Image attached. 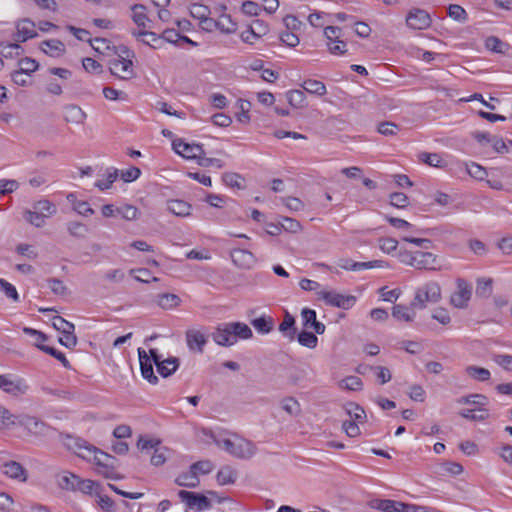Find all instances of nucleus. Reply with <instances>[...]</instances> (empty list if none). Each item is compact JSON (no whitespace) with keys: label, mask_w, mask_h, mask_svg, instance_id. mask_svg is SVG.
Listing matches in <instances>:
<instances>
[{"label":"nucleus","mask_w":512,"mask_h":512,"mask_svg":"<svg viewBox=\"0 0 512 512\" xmlns=\"http://www.w3.org/2000/svg\"><path fill=\"white\" fill-rule=\"evenodd\" d=\"M253 336L250 327L242 322H230L218 325L212 332L213 341L224 347L234 345L238 339H250Z\"/></svg>","instance_id":"nucleus-1"},{"label":"nucleus","mask_w":512,"mask_h":512,"mask_svg":"<svg viewBox=\"0 0 512 512\" xmlns=\"http://www.w3.org/2000/svg\"><path fill=\"white\" fill-rule=\"evenodd\" d=\"M202 433L209 438L221 449L228 452L233 457L239 459H250L257 452L256 445L247 439L234 437V439H219L211 430L203 429Z\"/></svg>","instance_id":"nucleus-2"},{"label":"nucleus","mask_w":512,"mask_h":512,"mask_svg":"<svg viewBox=\"0 0 512 512\" xmlns=\"http://www.w3.org/2000/svg\"><path fill=\"white\" fill-rule=\"evenodd\" d=\"M441 287L436 281H429L415 291L411 308L423 310L428 304H435L441 300Z\"/></svg>","instance_id":"nucleus-3"},{"label":"nucleus","mask_w":512,"mask_h":512,"mask_svg":"<svg viewBox=\"0 0 512 512\" xmlns=\"http://www.w3.org/2000/svg\"><path fill=\"white\" fill-rule=\"evenodd\" d=\"M89 461H94L97 473L103 477L114 480L121 478L116 471L119 461L114 456L96 448L95 446L94 451L90 454Z\"/></svg>","instance_id":"nucleus-4"},{"label":"nucleus","mask_w":512,"mask_h":512,"mask_svg":"<svg viewBox=\"0 0 512 512\" xmlns=\"http://www.w3.org/2000/svg\"><path fill=\"white\" fill-rule=\"evenodd\" d=\"M120 52L118 58L110 61L109 70L114 76L127 80L134 76L133 62L127 59L133 57L134 53L125 46L120 47Z\"/></svg>","instance_id":"nucleus-5"},{"label":"nucleus","mask_w":512,"mask_h":512,"mask_svg":"<svg viewBox=\"0 0 512 512\" xmlns=\"http://www.w3.org/2000/svg\"><path fill=\"white\" fill-rule=\"evenodd\" d=\"M0 389L16 398L26 395L30 389L27 381L19 376L0 374Z\"/></svg>","instance_id":"nucleus-6"},{"label":"nucleus","mask_w":512,"mask_h":512,"mask_svg":"<svg viewBox=\"0 0 512 512\" xmlns=\"http://www.w3.org/2000/svg\"><path fill=\"white\" fill-rule=\"evenodd\" d=\"M319 300H323L326 305L348 310L352 308L356 302V297L352 295H344L336 291L319 290L317 292Z\"/></svg>","instance_id":"nucleus-7"},{"label":"nucleus","mask_w":512,"mask_h":512,"mask_svg":"<svg viewBox=\"0 0 512 512\" xmlns=\"http://www.w3.org/2000/svg\"><path fill=\"white\" fill-rule=\"evenodd\" d=\"M61 441L68 450L85 460H90V454L94 451L93 445L69 434L61 435Z\"/></svg>","instance_id":"nucleus-8"},{"label":"nucleus","mask_w":512,"mask_h":512,"mask_svg":"<svg viewBox=\"0 0 512 512\" xmlns=\"http://www.w3.org/2000/svg\"><path fill=\"white\" fill-rule=\"evenodd\" d=\"M456 291L450 297V303L455 308L464 309L472 296V286L462 278L456 280Z\"/></svg>","instance_id":"nucleus-9"},{"label":"nucleus","mask_w":512,"mask_h":512,"mask_svg":"<svg viewBox=\"0 0 512 512\" xmlns=\"http://www.w3.org/2000/svg\"><path fill=\"white\" fill-rule=\"evenodd\" d=\"M173 150L180 156L186 159H193L197 162L200 160L202 155H205L203 146L200 144H190L184 142L182 139H175L172 142Z\"/></svg>","instance_id":"nucleus-10"},{"label":"nucleus","mask_w":512,"mask_h":512,"mask_svg":"<svg viewBox=\"0 0 512 512\" xmlns=\"http://www.w3.org/2000/svg\"><path fill=\"white\" fill-rule=\"evenodd\" d=\"M178 496L189 508H196L197 511H204L211 508L210 500L203 494L180 490Z\"/></svg>","instance_id":"nucleus-11"},{"label":"nucleus","mask_w":512,"mask_h":512,"mask_svg":"<svg viewBox=\"0 0 512 512\" xmlns=\"http://www.w3.org/2000/svg\"><path fill=\"white\" fill-rule=\"evenodd\" d=\"M431 22L429 13L419 8L410 10L406 16L407 25L415 30L426 29L431 25Z\"/></svg>","instance_id":"nucleus-12"},{"label":"nucleus","mask_w":512,"mask_h":512,"mask_svg":"<svg viewBox=\"0 0 512 512\" xmlns=\"http://www.w3.org/2000/svg\"><path fill=\"white\" fill-rule=\"evenodd\" d=\"M16 424L24 427L30 434L34 436H44L49 427L48 425L35 416L24 415Z\"/></svg>","instance_id":"nucleus-13"},{"label":"nucleus","mask_w":512,"mask_h":512,"mask_svg":"<svg viewBox=\"0 0 512 512\" xmlns=\"http://www.w3.org/2000/svg\"><path fill=\"white\" fill-rule=\"evenodd\" d=\"M13 37L16 42H25L28 39L37 37L34 22L27 18L19 20Z\"/></svg>","instance_id":"nucleus-14"},{"label":"nucleus","mask_w":512,"mask_h":512,"mask_svg":"<svg viewBox=\"0 0 512 512\" xmlns=\"http://www.w3.org/2000/svg\"><path fill=\"white\" fill-rule=\"evenodd\" d=\"M437 256L431 252L416 251L412 267L419 270H437Z\"/></svg>","instance_id":"nucleus-15"},{"label":"nucleus","mask_w":512,"mask_h":512,"mask_svg":"<svg viewBox=\"0 0 512 512\" xmlns=\"http://www.w3.org/2000/svg\"><path fill=\"white\" fill-rule=\"evenodd\" d=\"M138 357L140 362L141 375L151 384L158 382V377L154 374L153 365L147 352L138 348Z\"/></svg>","instance_id":"nucleus-16"},{"label":"nucleus","mask_w":512,"mask_h":512,"mask_svg":"<svg viewBox=\"0 0 512 512\" xmlns=\"http://www.w3.org/2000/svg\"><path fill=\"white\" fill-rule=\"evenodd\" d=\"M230 256L232 262L241 269H250L256 262L254 255L245 249H233Z\"/></svg>","instance_id":"nucleus-17"},{"label":"nucleus","mask_w":512,"mask_h":512,"mask_svg":"<svg viewBox=\"0 0 512 512\" xmlns=\"http://www.w3.org/2000/svg\"><path fill=\"white\" fill-rule=\"evenodd\" d=\"M188 348L197 353H203L204 346L207 342L203 332L196 329H188L185 333Z\"/></svg>","instance_id":"nucleus-18"},{"label":"nucleus","mask_w":512,"mask_h":512,"mask_svg":"<svg viewBox=\"0 0 512 512\" xmlns=\"http://www.w3.org/2000/svg\"><path fill=\"white\" fill-rule=\"evenodd\" d=\"M267 32L268 25L263 20L256 19L253 20L249 29L242 33L241 37L244 42L252 44L253 41L251 40V37L258 39L267 34Z\"/></svg>","instance_id":"nucleus-19"},{"label":"nucleus","mask_w":512,"mask_h":512,"mask_svg":"<svg viewBox=\"0 0 512 512\" xmlns=\"http://www.w3.org/2000/svg\"><path fill=\"white\" fill-rule=\"evenodd\" d=\"M303 326L305 328H312L316 334H323L325 332V325L316 319V312L310 308H303L301 311Z\"/></svg>","instance_id":"nucleus-20"},{"label":"nucleus","mask_w":512,"mask_h":512,"mask_svg":"<svg viewBox=\"0 0 512 512\" xmlns=\"http://www.w3.org/2000/svg\"><path fill=\"white\" fill-rule=\"evenodd\" d=\"M3 473L9 478L25 482L27 480L26 469L16 461H8L3 464Z\"/></svg>","instance_id":"nucleus-21"},{"label":"nucleus","mask_w":512,"mask_h":512,"mask_svg":"<svg viewBox=\"0 0 512 512\" xmlns=\"http://www.w3.org/2000/svg\"><path fill=\"white\" fill-rule=\"evenodd\" d=\"M87 114L77 105L69 104L64 107V120L72 124H82Z\"/></svg>","instance_id":"nucleus-22"},{"label":"nucleus","mask_w":512,"mask_h":512,"mask_svg":"<svg viewBox=\"0 0 512 512\" xmlns=\"http://www.w3.org/2000/svg\"><path fill=\"white\" fill-rule=\"evenodd\" d=\"M40 48L51 57H60L66 51L64 43L58 39L45 40L41 43Z\"/></svg>","instance_id":"nucleus-23"},{"label":"nucleus","mask_w":512,"mask_h":512,"mask_svg":"<svg viewBox=\"0 0 512 512\" xmlns=\"http://www.w3.org/2000/svg\"><path fill=\"white\" fill-rule=\"evenodd\" d=\"M132 35L142 43L157 49L161 47L162 44V38L161 35H157L154 32L151 31H132Z\"/></svg>","instance_id":"nucleus-24"},{"label":"nucleus","mask_w":512,"mask_h":512,"mask_svg":"<svg viewBox=\"0 0 512 512\" xmlns=\"http://www.w3.org/2000/svg\"><path fill=\"white\" fill-rule=\"evenodd\" d=\"M403 504V502L390 499H375L371 501L370 506L382 512H401Z\"/></svg>","instance_id":"nucleus-25"},{"label":"nucleus","mask_w":512,"mask_h":512,"mask_svg":"<svg viewBox=\"0 0 512 512\" xmlns=\"http://www.w3.org/2000/svg\"><path fill=\"white\" fill-rule=\"evenodd\" d=\"M167 209L174 215L179 217L189 216L191 213V205L180 199H172L167 201Z\"/></svg>","instance_id":"nucleus-26"},{"label":"nucleus","mask_w":512,"mask_h":512,"mask_svg":"<svg viewBox=\"0 0 512 512\" xmlns=\"http://www.w3.org/2000/svg\"><path fill=\"white\" fill-rule=\"evenodd\" d=\"M156 367L162 377H169L178 369L179 359L177 357H169L165 360H160Z\"/></svg>","instance_id":"nucleus-27"},{"label":"nucleus","mask_w":512,"mask_h":512,"mask_svg":"<svg viewBox=\"0 0 512 512\" xmlns=\"http://www.w3.org/2000/svg\"><path fill=\"white\" fill-rule=\"evenodd\" d=\"M279 331L290 341L294 340L296 334L295 318L288 311H285L284 319L279 325Z\"/></svg>","instance_id":"nucleus-28"},{"label":"nucleus","mask_w":512,"mask_h":512,"mask_svg":"<svg viewBox=\"0 0 512 512\" xmlns=\"http://www.w3.org/2000/svg\"><path fill=\"white\" fill-rule=\"evenodd\" d=\"M80 477L76 474L65 472L58 478V485L61 489L77 491Z\"/></svg>","instance_id":"nucleus-29"},{"label":"nucleus","mask_w":512,"mask_h":512,"mask_svg":"<svg viewBox=\"0 0 512 512\" xmlns=\"http://www.w3.org/2000/svg\"><path fill=\"white\" fill-rule=\"evenodd\" d=\"M301 87L308 93L314 94L317 96H323L327 93L326 86L323 82L315 80V79H307L302 84Z\"/></svg>","instance_id":"nucleus-30"},{"label":"nucleus","mask_w":512,"mask_h":512,"mask_svg":"<svg viewBox=\"0 0 512 512\" xmlns=\"http://www.w3.org/2000/svg\"><path fill=\"white\" fill-rule=\"evenodd\" d=\"M179 486L195 488L199 484V478L195 472L190 468L188 472L181 473L175 480Z\"/></svg>","instance_id":"nucleus-31"},{"label":"nucleus","mask_w":512,"mask_h":512,"mask_svg":"<svg viewBox=\"0 0 512 512\" xmlns=\"http://www.w3.org/2000/svg\"><path fill=\"white\" fill-rule=\"evenodd\" d=\"M410 307L404 305H395L392 309V316L398 321L412 322L415 318V312Z\"/></svg>","instance_id":"nucleus-32"},{"label":"nucleus","mask_w":512,"mask_h":512,"mask_svg":"<svg viewBox=\"0 0 512 512\" xmlns=\"http://www.w3.org/2000/svg\"><path fill=\"white\" fill-rule=\"evenodd\" d=\"M33 209L41 213L46 219L57 213L56 206L49 200L43 199L33 204Z\"/></svg>","instance_id":"nucleus-33"},{"label":"nucleus","mask_w":512,"mask_h":512,"mask_svg":"<svg viewBox=\"0 0 512 512\" xmlns=\"http://www.w3.org/2000/svg\"><path fill=\"white\" fill-rule=\"evenodd\" d=\"M251 324L259 333L267 334L272 331L274 322L272 317L261 316L253 319Z\"/></svg>","instance_id":"nucleus-34"},{"label":"nucleus","mask_w":512,"mask_h":512,"mask_svg":"<svg viewBox=\"0 0 512 512\" xmlns=\"http://www.w3.org/2000/svg\"><path fill=\"white\" fill-rule=\"evenodd\" d=\"M132 18L135 24L138 27L145 28L147 26V22L149 21L146 15V7L142 4H135L132 6Z\"/></svg>","instance_id":"nucleus-35"},{"label":"nucleus","mask_w":512,"mask_h":512,"mask_svg":"<svg viewBox=\"0 0 512 512\" xmlns=\"http://www.w3.org/2000/svg\"><path fill=\"white\" fill-rule=\"evenodd\" d=\"M465 372L471 378L481 382L489 380L491 376V373L488 369L474 365L467 366L465 368Z\"/></svg>","instance_id":"nucleus-36"},{"label":"nucleus","mask_w":512,"mask_h":512,"mask_svg":"<svg viewBox=\"0 0 512 512\" xmlns=\"http://www.w3.org/2000/svg\"><path fill=\"white\" fill-rule=\"evenodd\" d=\"M237 473L234 469L229 466L221 468L217 473V482L220 485L233 484L236 480Z\"/></svg>","instance_id":"nucleus-37"},{"label":"nucleus","mask_w":512,"mask_h":512,"mask_svg":"<svg viewBox=\"0 0 512 512\" xmlns=\"http://www.w3.org/2000/svg\"><path fill=\"white\" fill-rule=\"evenodd\" d=\"M281 408L292 417H296L301 414V406L293 397L284 398L281 401Z\"/></svg>","instance_id":"nucleus-38"},{"label":"nucleus","mask_w":512,"mask_h":512,"mask_svg":"<svg viewBox=\"0 0 512 512\" xmlns=\"http://www.w3.org/2000/svg\"><path fill=\"white\" fill-rule=\"evenodd\" d=\"M288 103L294 108H302L305 106L306 96L302 90H291L287 94Z\"/></svg>","instance_id":"nucleus-39"},{"label":"nucleus","mask_w":512,"mask_h":512,"mask_svg":"<svg viewBox=\"0 0 512 512\" xmlns=\"http://www.w3.org/2000/svg\"><path fill=\"white\" fill-rule=\"evenodd\" d=\"M23 217L28 223L37 228L43 227L46 223V218L35 209L25 210L23 213Z\"/></svg>","instance_id":"nucleus-40"},{"label":"nucleus","mask_w":512,"mask_h":512,"mask_svg":"<svg viewBox=\"0 0 512 512\" xmlns=\"http://www.w3.org/2000/svg\"><path fill=\"white\" fill-rule=\"evenodd\" d=\"M181 302V299L170 293L161 294L158 296L157 303L163 309H171L177 307Z\"/></svg>","instance_id":"nucleus-41"},{"label":"nucleus","mask_w":512,"mask_h":512,"mask_svg":"<svg viewBox=\"0 0 512 512\" xmlns=\"http://www.w3.org/2000/svg\"><path fill=\"white\" fill-rule=\"evenodd\" d=\"M67 230L71 236L76 238H84L89 232L88 226L78 221L69 222L67 224Z\"/></svg>","instance_id":"nucleus-42"},{"label":"nucleus","mask_w":512,"mask_h":512,"mask_svg":"<svg viewBox=\"0 0 512 512\" xmlns=\"http://www.w3.org/2000/svg\"><path fill=\"white\" fill-rule=\"evenodd\" d=\"M492 284L491 278H483L477 280L476 295L481 298H488L492 295Z\"/></svg>","instance_id":"nucleus-43"},{"label":"nucleus","mask_w":512,"mask_h":512,"mask_svg":"<svg viewBox=\"0 0 512 512\" xmlns=\"http://www.w3.org/2000/svg\"><path fill=\"white\" fill-rule=\"evenodd\" d=\"M347 414L353 419V421L362 422L366 419L365 410L356 403H348L345 407Z\"/></svg>","instance_id":"nucleus-44"},{"label":"nucleus","mask_w":512,"mask_h":512,"mask_svg":"<svg viewBox=\"0 0 512 512\" xmlns=\"http://www.w3.org/2000/svg\"><path fill=\"white\" fill-rule=\"evenodd\" d=\"M459 414L461 417L471 420V421H482L488 417L487 410L482 409V408H480L478 410L464 409V410H461Z\"/></svg>","instance_id":"nucleus-45"},{"label":"nucleus","mask_w":512,"mask_h":512,"mask_svg":"<svg viewBox=\"0 0 512 512\" xmlns=\"http://www.w3.org/2000/svg\"><path fill=\"white\" fill-rule=\"evenodd\" d=\"M53 327L61 332L62 334H69L70 332H74V324L65 320L61 316H55L52 318Z\"/></svg>","instance_id":"nucleus-46"},{"label":"nucleus","mask_w":512,"mask_h":512,"mask_svg":"<svg viewBox=\"0 0 512 512\" xmlns=\"http://www.w3.org/2000/svg\"><path fill=\"white\" fill-rule=\"evenodd\" d=\"M101 488L100 484L90 480V479H79V483L77 485V491H80L85 494H95L96 490H99Z\"/></svg>","instance_id":"nucleus-47"},{"label":"nucleus","mask_w":512,"mask_h":512,"mask_svg":"<svg viewBox=\"0 0 512 512\" xmlns=\"http://www.w3.org/2000/svg\"><path fill=\"white\" fill-rule=\"evenodd\" d=\"M297 340L300 345L313 349L317 346L318 338L315 334L309 331H302L298 334Z\"/></svg>","instance_id":"nucleus-48"},{"label":"nucleus","mask_w":512,"mask_h":512,"mask_svg":"<svg viewBox=\"0 0 512 512\" xmlns=\"http://www.w3.org/2000/svg\"><path fill=\"white\" fill-rule=\"evenodd\" d=\"M485 47L492 52L505 53L508 48V44L502 42L497 37L490 36L485 40Z\"/></svg>","instance_id":"nucleus-49"},{"label":"nucleus","mask_w":512,"mask_h":512,"mask_svg":"<svg viewBox=\"0 0 512 512\" xmlns=\"http://www.w3.org/2000/svg\"><path fill=\"white\" fill-rule=\"evenodd\" d=\"M17 417L0 405V429H8L16 425Z\"/></svg>","instance_id":"nucleus-50"},{"label":"nucleus","mask_w":512,"mask_h":512,"mask_svg":"<svg viewBox=\"0 0 512 512\" xmlns=\"http://www.w3.org/2000/svg\"><path fill=\"white\" fill-rule=\"evenodd\" d=\"M457 402L459 404H472L478 406H485L488 403L486 396L482 394H470L467 396L460 397Z\"/></svg>","instance_id":"nucleus-51"},{"label":"nucleus","mask_w":512,"mask_h":512,"mask_svg":"<svg viewBox=\"0 0 512 512\" xmlns=\"http://www.w3.org/2000/svg\"><path fill=\"white\" fill-rule=\"evenodd\" d=\"M217 29L225 33H234L237 29L236 23L233 22L229 15H221L217 20Z\"/></svg>","instance_id":"nucleus-52"},{"label":"nucleus","mask_w":512,"mask_h":512,"mask_svg":"<svg viewBox=\"0 0 512 512\" xmlns=\"http://www.w3.org/2000/svg\"><path fill=\"white\" fill-rule=\"evenodd\" d=\"M222 180L225 183V185L232 187V188H238L241 189L242 182L244 181V178L238 174L233 172H227L222 175Z\"/></svg>","instance_id":"nucleus-53"},{"label":"nucleus","mask_w":512,"mask_h":512,"mask_svg":"<svg viewBox=\"0 0 512 512\" xmlns=\"http://www.w3.org/2000/svg\"><path fill=\"white\" fill-rule=\"evenodd\" d=\"M0 289L3 291L5 296L17 303L20 300L19 294L14 285L6 281L5 279H0Z\"/></svg>","instance_id":"nucleus-54"},{"label":"nucleus","mask_w":512,"mask_h":512,"mask_svg":"<svg viewBox=\"0 0 512 512\" xmlns=\"http://www.w3.org/2000/svg\"><path fill=\"white\" fill-rule=\"evenodd\" d=\"M190 14L193 18L199 20V22L210 16V8L203 4L194 3L190 7Z\"/></svg>","instance_id":"nucleus-55"},{"label":"nucleus","mask_w":512,"mask_h":512,"mask_svg":"<svg viewBox=\"0 0 512 512\" xmlns=\"http://www.w3.org/2000/svg\"><path fill=\"white\" fill-rule=\"evenodd\" d=\"M362 386H363V382L357 376H348V377L344 378L340 383L341 388L351 390V391H359L362 389Z\"/></svg>","instance_id":"nucleus-56"},{"label":"nucleus","mask_w":512,"mask_h":512,"mask_svg":"<svg viewBox=\"0 0 512 512\" xmlns=\"http://www.w3.org/2000/svg\"><path fill=\"white\" fill-rule=\"evenodd\" d=\"M116 212L129 221L137 219L139 215L138 208L129 204L116 208Z\"/></svg>","instance_id":"nucleus-57"},{"label":"nucleus","mask_w":512,"mask_h":512,"mask_svg":"<svg viewBox=\"0 0 512 512\" xmlns=\"http://www.w3.org/2000/svg\"><path fill=\"white\" fill-rule=\"evenodd\" d=\"M88 42L96 52L101 54H107L112 49L110 41L105 38L88 39Z\"/></svg>","instance_id":"nucleus-58"},{"label":"nucleus","mask_w":512,"mask_h":512,"mask_svg":"<svg viewBox=\"0 0 512 512\" xmlns=\"http://www.w3.org/2000/svg\"><path fill=\"white\" fill-rule=\"evenodd\" d=\"M18 65H19L18 70H20L24 73H27L29 75H31L33 72H35L39 67L38 62L35 59L29 58V57L20 59L18 62Z\"/></svg>","instance_id":"nucleus-59"},{"label":"nucleus","mask_w":512,"mask_h":512,"mask_svg":"<svg viewBox=\"0 0 512 512\" xmlns=\"http://www.w3.org/2000/svg\"><path fill=\"white\" fill-rule=\"evenodd\" d=\"M378 246L384 253L391 254L396 251L398 241L391 237H382L378 240Z\"/></svg>","instance_id":"nucleus-60"},{"label":"nucleus","mask_w":512,"mask_h":512,"mask_svg":"<svg viewBox=\"0 0 512 512\" xmlns=\"http://www.w3.org/2000/svg\"><path fill=\"white\" fill-rule=\"evenodd\" d=\"M281 229L291 233H297L301 230L302 226L299 221L290 217H281Z\"/></svg>","instance_id":"nucleus-61"},{"label":"nucleus","mask_w":512,"mask_h":512,"mask_svg":"<svg viewBox=\"0 0 512 512\" xmlns=\"http://www.w3.org/2000/svg\"><path fill=\"white\" fill-rule=\"evenodd\" d=\"M103 95L108 100H121V101H127L128 100V94L124 91L114 89L112 87H104L103 88Z\"/></svg>","instance_id":"nucleus-62"},{"label":"nucleus","mask_w":512,"mask_h":512,"mask_svg":"<svg viewBox=\"0 0 512 512\" xmlns=\"http://www.w3.org/2000/svg\"><path fill=\"white\" fill-rule=\"evenodd\" d=\"M96 495L98 497V504L102 510L106 512H113L115 510L114 501L107 495H103L101 493V488L96 490Z\"/></svg>","instance_id":"nucleus-63"},{"label":"nucleus","mask_w":512,"mask_h":512,"mask_svg":"<svg viewBox=\"0 0 512 512\" xmlns=\"http://www.w3.org/2000/svg\"><path fill=\"white\" fill-rule=\"evenodd\" d=\"M448 15L459 22H464L467 19V13L465 9L457 4H451L448 7Z\"/></svg>","instance_id":"nucleus-64"}]
</instances>
